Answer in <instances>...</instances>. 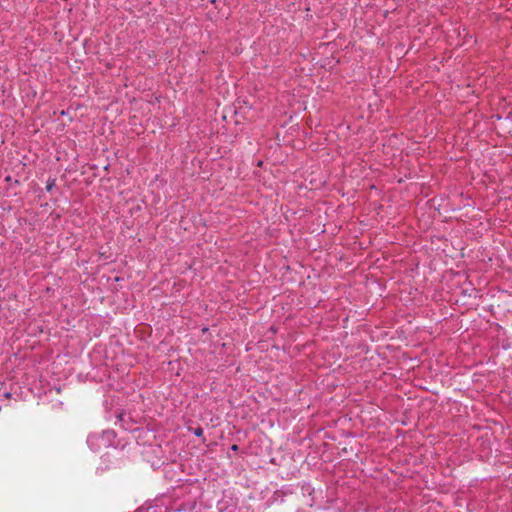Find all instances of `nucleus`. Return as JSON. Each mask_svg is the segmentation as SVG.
<instances>
[{"mask_svg":"<svg viewBox=\"0 0 512 512\" xmlns=\"http://www.w3.org/2000/svg\"><path fill=\"white\" fill-rule=\"evenodd\" d=\"M115 433L112 430H105L101 434L92 433L87 438V444L92 451H99L101 448L113 445Z\"/></svg>","mask_w":512,"mask_h":512,"instance_id":"nucleus-1","label":"nucleus"},{"mask_svg":"<svg viewBox=\"0 0 512 512\" xmlns=\"http://www.w3.org/2000/svg\"><path fill=\"white\" fill-rule=\"evenodd\" d=\"M54 187H55V179H48L47 184H46V190L48 192H51Z\"/></svg>","mask_w":512,"mask_h":512,"instance_id":"nucleus-2","label":"nucleus"},{"mask_svg":"<svg viewBox=\"0 0 512 512\" xmlns=\"http://www.w3.org/2000/svg\"><path fill=\"white\" fill-rule=\"evenodd\" d=\"M202 432H203V430H202L201 428H197V429L195 430V433H194V434H195L196 436H201V435H202Z\"/></svg>","mask_w":512,"mask_h":512,"instance_id":"nucleus-3","label":"nucleus"},{"mask_svg":"<svg viewBox=\"0 0 512 512\" xmlns=\"http://www.w3.org/2000/svg\"><path fill=\"white\" fill-rule=\"evenodd\" d=\"M231 449L236 451L238 449V446L234 444V445H232Z\"/></svg>","mask_w":512,"mask_h":512,"instance_id":"nucleus-4","label":"nucleus"},{"mask_svg":"<svg viewBox=\"0 0 512 512\" xmlns=\"http://www.w3.org/2000/svg\"><path fill=\"white\" fill-rule=\"evenodd\" d=\"M10 396H11V394H10V393H8V392H7V393H5V397H6V398H9Z\"/></svg>","mask_w":512,"mask_h":512,"instance_id":"nucleus-5","label":"nucleus"},{"mask_svg":"<svg viewBox=\"0 0 512 512\" xmlns=\"http://www.w3.org/2000/svg\"><path fill=\"white\" fill-rule=\"evenodd\" d=\"M126 429L135 430L136 428H133V427H127Z\"/></svg>","mask_w":512,"mask_h":512,"instance_id":"nucleus-6","label":"nucleus"}]
</instances>
